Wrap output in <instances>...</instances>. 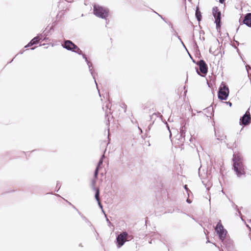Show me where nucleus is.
I'll return each mask as SVG.
<instances>
[{"instance_id": "1", "label": "nucleus", "mask_w": 251, "mask_h": 251, "mask_svg": "<svg viewBox=\"0 0 251 251\" xmlns=\"http://www.w3.org/2000/svg\"><path fill=\"white\" fill-rule=\"evenodd\" d=\"M232 161L233 168L237 177L238 178L245 177L246 176L245 168L241 158L238 155L233 154Z\"/></svg>"}, {"instance_id": "2", "label": "nucleus", "mask_w": 251, "mask_h": 251, "mask_svg": "<svg viewBox=\"0 0 251 251\" xmlns=\"http://www.w3.org/2000/svg\"><path fill=\"white\" fill-rule=\"evenodd\" d=\"M93 12L97 17L105 19L108 16L109 10L106 7L95 4L93 6Z\"/></svg>"}, {"instance_id": "3", "label": "nucleus", "mask_w": 251, "mask_h": 251, "mask_svg": "<svg viewBox=\"0 0 251 251\" xmlns=\"http://www.w3.org/2000/svg\"><path fill=\"white\" fill-rule=\"evenodd\" d=\"M62 46L63 48L68 50L72 51L78 54H82V51L71 40H65Z\"/></svg>"}, {"instance_id": "4", "label": "nucleus", "mask_w": 251, "mask_h": 251, "mask_svg": "<svg viewBox=\"0 0 251 251\" xmlns=\"http://www.w3.org/2000/svg\"><path fill=\"white\" fill-rule=\"evenodd\" d=\"M215 230L218 235L220 240H223V239L226 237L227 233L226 230L224 228L222 225L221 220L217 223L215 228Z\"/></svg>"}, {"instance_id": "5", "label": "nucleus", "mask_w": 251, "mask_h": 251, "mask_svg": "<svg viewBox=\"0 0 251 251\" xmlns=\"http://www.w3.org/2000/svg\"><path fill=\"white\" fill-rule=\"evenodd\" d=\"M212 14L215 18V23L216 28L220 29L221 26V12L217 7H214L212 9Z\"/></svg>"}, {"instance_id": "6", "label": "nucleus", "mask_w": 251, "mask_h": 251, "mask_svg": "<svg viewBox=\"0 0 251 251\" xmlns=\"http://www.w3.org/2000/svg\"><path fill=\"white\" fill-rule=\"evenodd\" d=\"M197 64L199 66L200 69V71H198V69L196 70L197 74L201 76L205 75L208 72V67L205 62L203 60L201 59Z\"/></svg>"}, {"instance_id": "7", "label": "nucleus", "mask_w": 251, "mask_h": 251, "mask_svg": "<svg viewBox=\"0 0 251 251\" xmlns=\"http://www.w3.org/2000/svg\"><path fill=\"white\" fill-rule=\"evenodd\" d=\"M126 231H123L116 236L115 244L118 249L121 248L126 242Z\"/></svg>"}, {"instance_id": "8", "label": "nucleus", "mask_w": 251, "mask_h": 251, "mask_svg": "<svg viewBox=\"0 0 251 251\" xmlns=\"http://www.w3.org/2000/svg\"><path fill=\"white\" fill-rule=\"evenodd\" d=\"M229 95V89L227 86L220 87L218 92V98L221 100H226Z\"/></svg>"}, {"instance_id": "9", "label": "nucleus", "mask_w": 251, "mask_h": 251, "mask_svg": "<svg viewBox=\"0 0 251 251\" xmlns=\"http://www.w3.org/2000/svg\"><path fill=\"white\" fill-rule=\"evenodd\" d=\"M251 123V117L250 113L247 112L240 118V125L241 126H246Z\"/></svg>"}, {"instance_id": "10", "label": "nucleus", "mask_w": 251, "mask_h": 251, "mask_svg": "<svg viewBox=\"0 0 251 251\" xmlns=\"http://www.w3.org/2000/svg\"><path fill=\"white\" fill-rule=\"evenodd\" d=\"M240 25H246L247 26L251 28V13H248L245 14L243 21L241 18L239 20Z\"/></svg>"}, {"instance_id": "11", "label": "nucleus", "mask_w": 251, "mask_h": 251, "mask_svg": "<svg viewBox=\"0 0 251 251\" xmlns=\"http://www.w3.org/2000/svg\"><path fill=\"white\" fill-rule=\"evenodd\" d=\"M95 190H96V193H95V199H96V201L98 202V205H99V207L101 209L102 212L104 214L105 216H106V214L105 213V212L103 210L102 205V204H101V202L100 201V191H99V188H96Z\"/></svg>"}, {"instance_id": "12", "label": "nucleus", "mask_w": 251, "mask_h": 251, "mask_svg": "<svg viewBox=\"0 0 251 251\" xmlns=\"http://www.w3.org/2000/svg\"><path fill=\"white\" fill-rule=\"evenodd\" d=\"M221 241H222L223 244L225 246L227 249H230L232 247L233 243L231 239L226 238V237L225 238L223 239V240Z\"/></svg>"}, {"instance_id": "13", "label": "nucleus", "mask_w": 251, "mask_h": 251, "mask_svg": "<svg viewBox=\"0 0 251 251\" xmlns=\"http://www.w3.org/2000/svg\"><path fill=\"white\" fill-rule=\"evenodd\" d=\"M109 104H107L106 105V111H105V119L107 120L106 121V125L107 126H108L109 125V117H110V115L108 114V113H110V112H108V109H109V110H110V108H109Z\"/></svg>"}, {"instance_id": "14", "label": "nucleus", "mask_w": 251, "mask_h": 251, "mask_svg": "<svg viewBox=\"0 0 251 251\" xmlns=\"http://www.w3.org/2000/svg\"><path fill=\"white\" fill-rule=\"evenodd\" d=\"M195 16L199 22H200L201 20L202 16L201 15V12L200 11L199 8L197 7L196 8V12H195Z\"/></svg>"}, {"instance_id": "15", "label": "nucleus", "mask_w": 251, "mask_h": 251, "mask_svg": "<svg viewBox=\"0 0 251 251\" xmlns=\"http://www.w3.org/2000/svg\"><path fill=\"white\" fill-rule=\"evenodd\" d=\"M43 37V35L42 34H40L33 38L31 40L36 44L39 43L40 40L42 39Z\"/></svg>"}, {"instance_id": "16", "label": "nucleus", "mask_w": 251, "mask_h": 251, "mask_svg": "<svg viewBox=\"0 0 251 251\" xmlns=\"http://www.w3.org/2000/svg\"><path fill=\"white\" fill-rule=\"evenodd\" d=\"M105 151H106V149H105V150H104V153H105ZM104 158H105V155H104V153H103V154L101 155V157H100V159L99 160V162H98V165H97V167H98L99 168H100V166H101V165L102 164V163H103V159H104Z\"/></svg>"}, {"instance_id": "17", "label": "nucleus", "mask_w": 251, "mask_h": 251, "mask_svg": "<svg viewBox=\"0 0 251 251\" xmlns=\"http://www.w3.org/2000/svg\"><path fill=\"white\" fill-rule=\"evenodd\" d=\"M185 134L184 133H179V137L178 138L179 141V143L182 144L185 141Z\"/></svg>"}, {"instance_id": "18", "label": "nucleus", "mask_w": 251, "mask_h": 251, "mask_svg": "<svg viewBox=\"0 0 251 251\" xmlns=\"http://www.w3.org/2000/svg\"><path fill=\"white\" fill-rule=\"evenodd\" d=\"M89 72H90L91 75L92 76L93 79L95 80V84H96V85L97 86V87H98V84H97V81L96 80L95 75L94 71L93 70V68L89 69ZM97 89H98V88H97Z\"/></svg>"}, {"instance_id": "19", "label": "nucleus", "mask_w": 251, "mask_h": 251, "mask_svg": "<svg viewBox=\"0 0 251 251\" xmlns=\"http://www.w3.org/2000/svg\"><path fill=\"white\" fill-rule=\"evenodd\" d=\"M199 34H200V39L202 41H204L205 38H204V37L203 36V35H204V32L203 30H201L199 31Z\"/></svg>"}, {"instance_id": "20", "label": "nucleus", "mask_w": 251, "mask_h": 251, "mask_svg": "<svg viewBox=\"0 0 251 251\" xmlns=\"http://www.w3.org/2000/svg\"><path fill=\"white\" fill-rule=\"evenodd\" d=\"M78 213L80 215H81V217H82V219L87 223H88L89 225H91V222L87 219V218L85 217L84 215H82L80 212L78 211Z\"/></svg>"}, {"instance_id": "21", "label": "nucleus", "mask_w": 251, "mask_h": 251, "mask_svg": "<svg viewBox=\"0 0 251 251\" xmlns=\"http://www.w3.org/2000/svg\"><path fill=\"white\" fill-rule=\"evenodd\" d=\"M134 238V236L132 235H130L127 232V235L126 236V242L131 241Z\"/></svg>"}, {"instance_id": "22", "label": "nucleus", "mask_w": 251, "mask_h": 251, "mask_svg": "<svg viewBox=\"0 0 251 251\" xmlns=\"http://www.w3.org/2000/svg\"><path fill=\"white\" fill-rule=\"evenodd\" d=\"M186 131V127L185 126H182L180 129V133H184L185 134Z\"/></svg>"}, {"instance_id": "23", "label": "nucleus", "mask_w": 251, "mask_h": 251, "mask_svg": "<svg viewBox=\"0 0 251 251\" xmlns=\"http://www.w3.org/2000/svg\"><path fill=\"white\" fill-rule=\"evenodd\" d=\"M35 42H33L32 40H31L28 43L27 45H26L25 48H27V47H31L34 45H35Z\"/></svg>"}, {"instance_id": "24", "label": "nucleus", "mask_w": 251, "mask_h": 251, "mask_svg": "<svg viewBox=\"0 0 251 251\" xmlns=\"http://www.w3.org/2000/svg\"><path fill=\"white\" fill-rule=\"evenodd\" d=\"M99 168L98 167H96V168L95 170L94 177L96 178H97V177H98V173H99Z\"/></svg>"}, {"instance_id": "25", "label": "nucleus", "mask_w": 251, "mask_h": 251, "mask_svg": "<svg viewBox=\"0 0 251 251\" xmlns=\"http://www.w3.org/2000/svg\"><path fill=\"white\" fill-rule=\"evenodd\" d=\"M175 33H176V37L178 38V39L180 40V42H181V43H182V44L183 46L185 48H186V47H185V45H184V44L183 42H182V41L181 39L180 38V37L178 35L176 31H175Z\"/></svg>"}, {"instance_id": "26", "label": "nucleus", "mask_w": 251, "mask_h": 251, "mask_svg": "<svg viewBox=\"0 0 251 251\" xmlns=\"http://www.w3.org/2000/svg\"><path fill=\"white\" fill-rule=\"evenodd\" d=\"M237 212H238V214L241 216V219H242V221H243V219L242 218V214H241V211L239 210V209H238V210H236ZM236 215H237V213L236 214Z\"/></svg>"}, {"instance_id": "27", "label": "nucleus", "mask_w": 251, "mask_h": 251, "mask_svg": "<svg viewBox=\"0 0 251 251\" xmlns=\"http://www.w3.org/2000/svg\"><path fill=\"white\" fill-rule=\"evenodd\" d=\"M160 240L162 242H163L165 245H166V246H167V247H168V246H169V245H168V243H167V241L166 240H165V239L163 240V239H161V238H160Z\"/></svg>"}, {"instance_id": "28", "label": "nucleus", "mask_w": 251, "mask_h": 251, "mask_svg": "<svg viewBox=\"0 0 251 251\" xmlns=\"http://www.w3.org/2000/svg\"><path fill=\"white\" fill-rule=\"evenodd\" d=\"M232 205L233 208L235 210H238V206L237 205H236L233 202H232Z\"/></svg>"}, {"instance_id": "29", "label": "nucleus", "mask_w": 251, "mask_h": 251, "mask_svg": "<svg viewBox=\"0 0 251 251\" xmlns=\"http://www.w3.org/2000/svg\"><path fill=\"white\" fill-rule=\"evenodd\" d=\"M60 187H61V185L60 184V182L59 181H57L56 188L58 187V190H57V191H58L59 189L60 188Z\"/></svg>"}, {"instance_id": "30", "label": "nucleus", "mask_w": 251, "mask_h": 251, "mask_svg": "<svg viewBox=\"0 0 251 251\" xmlns=\"http://www.w3.org/2000/svg\"><path fill=\"white\" fill-rule=\"evenodd\" d=\"M87 65L88 66L89 69L93 68V64L91 62H88V64H87Z\"/></svg>"}, {"instance_id": "31", "label": "nucleus", "mask_w": 251, "mask_h": 251, "mask_svg": "<svg viewBox=\"0 0 251 251\" xmlns=\"http://www.w3.org/2000/svg\"><path fill=\"white\" fill-rule=\"evenodd\" d=\"M165 124H166V126H167V127L168 128V129L169 130V131L170 132V137H171V136H172V133H171V132L170 129V127H169L168 124L167 123H166Z\"/></svg>"}, {"instance_id": "32", "label": "nucleus", "mask_w": 251, "mask_h": 251, "mask_svg": "<svg viewBox=\"0 0 251 251\" xmlns=\"http://www.w3.org/2000/svg\"><path fill=\"white\" fill-rule=\"evenodd\" d=\"M193 40H194V46L197 48H198V46L197 45V44L196 42V41L194 40V35H193Z\"/></svg>"}, {"instance_id": "33", "label": "nucleus", "mask_w": 251, "mask_h": 251, "mask_svg": "<svg viewBox=\"0 0 251 251\" xmlns=\"http://www.w3.org/2000/svg\"><path fill=\"white\" fill-rule=\"evenodd\" d=\"M155 238H157L160 240V239L161 238L160 235H159V234H155ZM155 239V237H153V239Z\"/></svg>"}, {"instance_id": "34", "label": "nucleus", "mask_w": 251, "mask_h": 251, "mask_svg": "<svg viewBox=\"0 0 251 251\" xmlns=\"http://www.w3.org/2000/svg\"><path fill=\"white\" fill-rule=\"evenodd\" d=\"M155 238H157L160 240V239L161 238L160 235H159V234H155ZM155 239V237H153V239Z\"/></svg>"}, {"instance_id": "35", "label": "nucleus", "mask_w": 251, "mask_h": 251, "mask_svg": "<svg viewBox=\"0 0 251 251\" xmlns=\"http://www.w3.org/2000/svg\"><path fill=\"white\" fill-rule=\"evenodd\" d=\"M184 188H185V189L186 190V191H187V193H188V191H190V190L188 189V188L187 187V185H185L184 186Z\"/></svg>"}, {"instance_id": "36", "label": "nucleus", "mask_w": 251, "mask_h": 251, "mask_svg": "<svg viewBox=\"0 0 251 251\" xmlns=\"http://www.w3.org/2000/svg\"><path fill=\"white\" fill-rule=\"evenodd\" d=\"M67 201V202H68V203L69 204V205H72V206L73 207V208H75V209H76L77 211H78V210L76 208V207H75L74 205H73L71 202H70L68 201Z\"/></svg>"}, {"instance_id": "37", "label": "nucleus", "mask_w": 251, "mask_h": 251, "mask_svg": "<svg viewBox=\"0 0 251 251\" xmlns=\"http://www.w3.org/2000/svg\"><path fill=\"white\" fill-rule=\"evenodd\" d=\"M81 55L82 56L83 58H84L85 59V60H86L87 59H88L85 54H83L82 53V54H81Z\"/></svg>"}, {"instance_id": "38", "label": "nucleus", "mask_w": 251, "mask_h": 251, "mask_svg": "<svg viewBox=\"0 0 251 251\" xmlns=\"http://www.w3.org/2000/svg\"><path fill=\"white\" fill-rule=\"evenodd\" d=\"M105 217H106V216ZM106 222L108 224V225H110L111 224V222H110L109 220L107 217H106Z\"/></svg>"}, {"instance_id": "39", "label": "nucleus", "mask_w": 251, "mask_h": 251, "mask_svg": "<svg viewBox=\"0 0 251 251\" xmlns=\"http://www.w3.org/2000/svg\"><path fill=\"white\" fill-rule=\"evenodd\" d=\"M226 0H219V1L220 3H223Z\"/></svg>"}, {"instance_id": "40", "label": "nucleus", "mask_w": 251, "mask_h": 251, "mask_svg": "<svg viewBox=\"0 0 251 251\" xmlns=\"http://www.w3.org/2000/svg\"><path fill=\"white\" fill-rule=\"evenodd\" d=\"M226 103H227L230 106L232 105V103L230 101L226 102Z\"/></svg>"}, {"instance_id": "41", "label": "nucleus", "mask_w": 251, "mask_h": 251, "mask_svg": "<svg viewBox=\"0 0 251 251\" xmlns=\"http://www.w3.org/2000/svg\"><path fill=\"white\" fill-rule=\"evenodd\" d=\"M154 116H156V113L152 114V115L151 116V119L152 117H153Z\"/></svg>"}, {"instance_id": "42", "label": "nucleus", "mask_w": 251, "mask_h": 251, "mask_svg": "<svg viewBox=\"0 0 251 251\" xmlns=\"http://www.w3.org/2000/svg\"><path fill=\"white\" fill-rule=\"evenodd\" d=\"M189 55H190V57L192 58V60H193V62L194 63H196V64H197V62H196V61H195V60H194V59L192 58V57H191V56L190 55V54H189Z\"/></svg>"}, {"instance_id": "43", "label": "nucleus", "mask_w": 251, "mask_h": 251, "mask_svg": "<svg viewBox=\"0 0 251 251\" xmlns=\"http://www.w3.org/2000/svg\"><path fill=\"white\" fill-rule=\"evenodd\" d=\"M186 201L189 203L191 202V201L189 199H187Z\"/></svg>"}, {"instance_id": "44", "label": "nucleus", "mask_w": 251, "mask_h": 251, "mask_svg": "<svg viewBox=\"0 0 251 251\" xmlns=\"http://www.w3.org/2000/svg\"><path fill=\"white\" fill-rule=\"evenodd\" d=\"M65 0L69 2H71L74 1V0Z\"/></svg>"}, {"instance_id": "45", "label": "nucleus", "mask_w": 251, "mask_h": 251, "mask_svg": "<svg viewBox=\"0 0 251 251\" xmlns=\"http://www.w3.org/2000/svg\"><path fill=\"white\" fill-rule=\"evenodd\" d=\"M246 69H247V71H248V68H251V67L249 65H247L246 66Z\"/></svg>"}, {"instance_id": "46", "label": "nucleus", "mask_w": 251, "mask_h": 251, "mask_svg": "<svg viewBox=\"0 0 251 251\" xmlns=\"http://www.w3.org/2000/svg\"><path fill=\"white\" fill-rule=\"evenodd\" d=\"M85 62H86L87 64H88V62H90V61H89L88 60V59H86V60H85Z\"/></svg>"}, {"instance_id": "47", "label": "nucleus", "mask_w": 251, "mask_h": 251, "mask_svg": "<svg viewBox=\"0 0 251 251\" xmlns=\"http://www.w3.org/2000/svg\"><path fill=\"white\" fill-rule=\"evenodd\" d=\"M207 109H212V111H213V107H211V106H209V107H207Z\"/></svg>"}, {"instance_id": "48", "label": "nucleus", "mask_w": 251, "mask_h": 251, "mask_svg": "<svg viewBox=\"0 0 251 251\" xmlns=\"http://www.w3.org/2000/svg\"><path fill=\"white\" fill-rule=\"evenodd\" d=\"M158 14V15H159V16H160V17H161L163 20H164V19L163 18V17H162V16H161V15H159V14Z\"/></svg>"}, {"instance_id": "49", "label": "nucleus", "mask_w": 251, "mask_h": 251, "mask_svg": "<svg viewBox=\"0 0 251 251\" xmlns=\"http://www.w3.org/2000/svg\"><path fill=\"white\" fill-rule=\"evenodd\" d=\"M79 247H83V246H82V244H81V243H80V244H79Z\"/></svg>"}, {"instance_id": "50", "label": "nucleus", "mask_w": 251, "mask_h": 251, "mask_svg": "<svg viewBox=\"0 0 251 251\" xmlns=\"http://www.w3.org/2000/svg\"><path fill=\"white\" fill-rule=\"evenodd\" d=\"M35 47L32 48H31V50H34V49H35Z\"/></svg>"}, {"instance_id": "51", "label": "nucleus", "mask_w": 251, "mask_h": 251, "mask_svg": "<svg viewBox=\"0 0 251 251\" xmlns=\"http://www.w3.org/2000/svg\"><path fill=\"white\" fill-rule=\"evenodd\" d=\"M14 58H15V57H14V58H13L11 60V61H10V62H9V63L12 62L13 61V59H14Z\"/></svg>"}, {"instance_id": "52", "label": "nucleus", "mask_w": 251, "mask_h": 251, "mask_svg": "<svg viewBox=\"0 0 251 251\" xmlns=\"http://www.w3.org/2000/svg\"><path fill=\"white\" fill-rule=\"evenodd\" d=\"M192 137H191V138H190V139H189V141H190V142H191V141H192Z\"/></svg>"}, {"instance_id": "53", "label": "nucleus", "mask_w": 251, "mask_h": 251, "mask_svg": "<svg viewBox=\"0 0 251 251\" xmlns=\"http://www.w3.org/2000/svg\"><path fill=\"white\" fill-rule=\"evenodd\" d=\"M153 240H151L150 242H149L151 244L152 243V241Z\"/></svg>"}, {"instance_id": "54", "label": "nucleus", "mask_w": 251, "mask_h": 251, "mask_svg": "<svg viewBox=\"0 0 251 251\" xmlns=\"http://www.w3.org/2000/svg\"><path fill=\"white\" fill-rule=\"evenodd\" d=\"M138 128H139V130H141V132H142V129H141L139 127H138Z\"/></svg>"}, {"instance_id": "55", "label": "nucleus", "mask_w": 251, "mask_h": 251, "mask_svg": "<svg viewBox=\"0 0 251 251\" xmlns=\"http://www.w3.org/2000/svg\"><path fill=\"white\" fill-rule=\"evenodd\" d=\"M175 31H174V35H175V36H176V33H175Z\"/></svg>"}, {"instance_id": "56", "label": "nucleus", "mask_w": 251, "mask_h": 251, "mask_svg": "<svg viewBox=\"0 0 251 251\" xmlns=\"http://www.w3.org/2000/svg\"><path fill=\"white\" fill-rule=\"evenodd\" d=\"M23 52H24L23 51H21V52H20V54H23Z\"/></svg>"}, {"instance_id": "57", "label": "nucleus", "mask_w": 251, "mask_h": 251, "mask_svg": "<svg viewBox=\"0 0 251 251\" xmlns=\"http://www.w3.org/2000/svg\"><path fill=\"white\" fill-rule=\"evenodd\" d=\"M98 91H99V95L100 96V93L99 92V90H98Z\"/></svg>"}, {"instance_id": "58", "label": "nucleus", "mask_w": 251, "mask_h": 251, "mask_svg": "<svg viewBox=\"0 0 251 251\" xmlns=\"http://www.w3.org/2000/svg\"><path fill=\"white\" fill-rule=\"evenodd\" d=\"M168 251H170V249H168Z\"/></svg>"}, {"instance_id": "59", "label": "nucleus", "mask_w": 251, "mask_h": 251, "mask_svg": "<svg viewBox=\"0 0 251 251\" xmlns=\"http://www.w3.org/2000/svg\"><path fill=\"white\" fill-rule=\"evenodd\" d=\"M250 222H251V220H250Z\"/></svg>"}]
</instances>
